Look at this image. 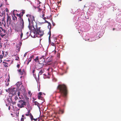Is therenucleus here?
Wrapping results in <instances>:
<instances>
[{
    "instance_id": "obj_1",
    "label": "nucleus",
    "mask_w": 121,
    "mask_h": 121,
    "mask_svg": "<svg viewBox=\"0 0 121 121\" xmlns=\"http://www.w3.org/2000/svg\"><path fill=\"white\" fill-rule=\"evenodd\" d=\"M57 89L59 90V92L60 95L59 96V98L60 99L61 96L64 98L67 97L68 91L66 86L64 84H59L57 86Z\"/></svg>"
},
{
    "instance_id": "obj_2",
    "label": "nucleus",
    "mask_w": 121,
    "mask_h": 121,
    "mask_svg": "<svg viewBox=\"0 0 121 121\" xmlns=\"http://www.w3.org/2000/svg\"><path fill=\"white\" fill-rule=\"evenodd\" d=\"M28 27L30 30H33L35 34L39 35L40 37L42 36L44 34L43 31L40 30V27H38L36 24L34 26L33 22H31L30 23H29Z\"/></svg>"
},
{
    "instance_id": "obj_3",
    "label": "nucleus",
    "mask_w": 121,
    "mask_h": 121,
    "mask_svg": "<svg viewBox=\"0 0 121 121\" xmlns=\"http://www.w3.org/2000/svg\"><path fill=\"white\" fill-rule=\"evenodd\" d=\"M24 100H20L18 101V103L17 104V106L20 108H22L25 107L26 105V103Z\"/></svg>"
},
{
    "instance_id": "obj_4",
    "label": "nucleus",
    "mask_w": 121,
    "mask_h": 121,
    "mask_svg": "<svg viewBox=\"0 0 121 121\" xmlns=\"http://www.w3.org/2000/svg\"><path fill=\"white\" fill-rule=\"evenodd\" d=\"M6 34V30L3 29L2 27H0V36L2 37L3 38Z\"/></svg>"
},
{
    "instance_id": "obj_5",
    "label": "nucleus",
    "mask_w": 121,
    "mask_h": 121,
    "mask_svg": "<svg viewBox=\"0 0 121 121\" xmlns=\"http://www.w3.org/2000/svg\"><path fill=\"white\" fill-rule=\"evenodd\" d=\"M26 16L29 17L28 18V21L29 23H30L31 22H33V21H35V19L34 17L31 15L27 14L26 15Z\"/></svg>"
},
{
    "instance_id": "obj_6",
    "label": "nucleus",
    "mask_w": 121,
    "mask_h": 121,
    "mask_svg": "<svg viewBox=\"0 0 121 121\" xmlns=\"http://www.w3.org/2000/svg\"><path fill=\"white\" fill-rule=\"evenodd\" d=\"M7 19L6 20V24L8 26H9V23L10 25L12 23V21L10 16H9L8 13H7Z\"/></svg>"
},
{
    "instance_id": "obj_7",
    "label": "nucleus",
    "mask_w": 121,
    "mask_h": 121,
    "mask_svg": "<svg viewBox=\"0 0 121 121\" xmlns=\"http://www.w3.org/2000/svg\"><path fill=\"white\" fill-rule=\"evenodd\" d=\"M6 24H7L5 23V16H4L2 19L1 22L0 21V26H3L4 27H6Z\"/></svg>"
},
{
    "instance_id": "obj_8",
    "label": "nucleus",
    "mask_w": 121,
    "mask_h": 121,
    "mask_svg": "<svg viewBox=\"0 0 121 121\" xmlns=\"http://www.w3.org/2000/svg\"><path fill=\"white\" fill-rule=\"evenodd\" d=\"M26 106L27 107L26 109L28 110L27 113H30V112L32 109V108L31 107L29 103V102L26 103Z\"/></svg>"
},
{
    "instance_id": "obj_9",
    "label": "nucleus",
    "mask_w": 121,
    "mask_h": 121,
    "mask_svg": "<svg viewBox=\"0 0 121 121\" xmlns=\"http://www.w3.org/2000/svg\"><path fill=\"white\" fill-rule=\"evenodd\" d=\"M17 71L19 74L21 75H23L25 73V69H24L22 70L20 69H19L17 70Z\"/></svg>"
},
{
    "instance_id": "obj_10",
    "label": "nucleus",
    "mask_w": 121,
    "mask_h": 121,
    "mask_svg": "<svg viewBox=\"0 0 121 121\" xmlns=\"http://www.w3.org/2000/svg\"><path fill=\"white\" fill-rule=\"evenodd\" d=\"M20 25L22 29H23L24 27V22L23 19H21V20L19 21Z\"/></svg>"
},
{
    "instance_id": "obj_11",
    "label": "nucleus",
    "mask_w": 121,
    "mask_h": 121,
    "mask_svg": "<svg viewBox=\"0 0 121 121\" xmlns=\"http://www.w3.org/2000/svg\"><path fill=\"white\" fill-rule=\"evenodd\" d=\"M3 63L4 64L3 65L4 67L6 69H7V67L9 66L10 65L9 64V63H7V62L3 61Z\"/></svg>"
},
{
    "instance_id": "obj_12",
    "label": "nucleus",
    "mask_w": 121,
    "mask_h": 121,
    "mask_svg": "<svg viewBox=\"0 0 121 121\" xmlns=\"http://www.w3.org/2000/svg\"><path fill=\"white\" fill-rule=\"evenodd\" d=\"M22 29L21 27H20L17 26L16 27L15 29V31L17 32L19 31L22 32Z\"/></svg>"
},
{
    "instance_id": "obj_13",
    "label": "nucleus",
    "mask_w": 121,
    "mask_h": 121,
    "mask_svg": "<svg viewBox=\"0 0 121 121\" xmlns=\"http://www.w3.org/2000/svg\"><path fill=\"white\" fill-rule=\"evenodd\" d=\"M16 52H18L20 51V46L19 45H16Z\"/></svg>"
},
{
    "instance_id": "obj_14",
    "label": "nucleus",
    "mask_w": 121,
    "mask_h": 121,
    "mask_svg": "<svg viewBox=\"0 0 121 121\" xmlns=\"http://www.w3.org/2000/svg\"><path fill=\"white\" fill-rule=\"evenodd\" d=\"M45 61V59H42L41 60L39 59V64H44Z\"/></svg>"
},
{
    "instance_id": "obj_15",
    "label": "nucleus",
    "mask_w": 121,
    "mask_h": 121,
    "mask_svg": "<svg viewBox=\"0 0 121 121\" xmlns=\"http://www.w3.org/2000/svg\"><path fill=\"white\" fill-rule=\"evenodd\" d=\"M34 56L33 55H32L30 56V58L28 59V60L27 61V65H28L29 63L31 61L32 58L34 59Z\"/></svg>"
},
{
    "instance_id": "obj_16",
    "label": "nucleus",
    "mask_w": 121,
    "mask_h": 121,
    "mask_svg": "<svg viewBox=\"0 0 121 121\" xmlns=\"http://www.w3.org/2000/svg\"><path fill=\"white\" fill-rule=\"evenodd\" d=\"M26 115L27 116H29L30 117L31 120V121H32L33 119L34 118L33 117L31 114H26Z\"/></svg>"
},
{
    "instance_id": "obj_17",
    "label": "nucleus",
    "mask_w": 121,
    "mask_h": 121,
    "mask_svg": "<svg viewBox=\"0 0 121 121\" xmlns=\"http://www.w3.org/2000/svg\"><path fill=\"white\" fill-rule=\"evenodd\" d=\"M34 60L36 62H39V60L38 56H37L36 58L35 59H34Z\"/></svg>"
},
{
    "instance_id": "obj_18",
    "label": "nucleus",
    "mask_w": 121,
    "mask_h": 121,
    "mask_svg": "<svg viewBox=\"0 0 121 121\" xmlns=\"http://www.w3.org/2000/svg\"><path fill=\"white\" fill-rule=\"evenodd\" d=\"M44 71L42 69L40 70L39 72V75H41L43 73Z\"/></svg>"
},
{
    "instance_id": "obj_19",
    "label": "nucleus",
    "mask_w": 121,
    "mask_h": 121,
    "mask_svg": "<svg viewBox=\"0 0 121 121\" xmlns=\"http://www.w3.org/2000/svg\"><path fill=\"white\" fill-rule=\"evenodd\" d=\"M41 114H40V115H39V118L41 119H42L43 118V117H44V115H43V114H42V115H41Z\"/></svg>"
},
{
    "instance_id": "obj_20",
    "label": "nucleus",
    "mask_w": 121,
    "mask_h": 121,
    "mask_svg": "<svg viewBox=\"0 0 121 121\" xmlns=\"http://www.w3.org/2000/svg\"><path fill=\"white\" fill-rule=\"evenodd\" d=\"M48 34L49 35V40L50 39V37L51 35V31L50 30H50L48 33Z\"/></svg>"
},
{
    "instance_id": "obj_21",
    "label": "nucleus",
    "mask_w": 121,
    "mask_h": 121,
    "mask_svg": "<svg viewBox=\"0 0 121 121\" xmlns=\"http://www.w3.org/2000/svg\"><path fill=\"white\" fill-rule=\"evenodd\" d=\"M59 111L60 113H63L64 112V110L63 109H60Z\"/></svg>"
},
{
    "instance_id": "obj_22",
    "label": "nucleus",
    "mask_w": 121,
    "mask_h": 121,
    "mask_svg": "<svg viewBox=\"0 0 121 121\" xmlns=\"http://www.w3.org/2000/svg\"><path fill=\"white\" fill-rule=\"evenodd\" d=\"M36 8L38 9V11L39 12H40L42 10V9H40V8L36 7Z\"/></svg>"
},
{
    "instance_id": "obj_23",
    "label": "nucleus",
    "mask_w": 121,
    "mask_h": 121,
    "mask_svg": "<svg viewBox=\"0 0 121 121\" xmlns=\"http://www.w3.org/2000/svg\"><path fill=\"white\" fill-rule=\"evenodd\" d=\"M12 19L13 21V22H15L16 21V20H15V17H14V16H12Z\"/></svg>"
},
{
    "instance_id": "obj_24",
    "label": "nucleus",
    "mask_w": 121,
    "mask_h": 121,
    "mask_svg": "<svg viewBox=\"0 0 121 121\" xmlns=\"http://www.w3.org/2000/svg\"><path fill=\"white\" fill-rule=\"evenodd\" d=\"M21 84L19 82H17L16 84V85L18 86H19Z\"/></svg>"
},
{
    "instance_id": "obj_25",
    "label": "nucleus",
    "mask_w": 121,
    "mask_h": 121,
    "mask_svg": "<svg viewBox=\"0 0 121 121\" xmlns=\"http://www.w3.org/2000/svg\"><path fill=\"white\" fill-rule=\"evenodd\" d=\"M10 103L13 104H16V102L15 101L13 102L12 100H11Z\"/></svg>"
},
{
    "instance_id": "obj_26",
    "label": "nucleus",
    "mask_w": 121,
    "mask_h": 121,
    "mask_svg": "<svg viewBox=\"0 0 121 121\" xmlns=\"http://www.w3.org/2000/svg\"><path fill=\"white\" fill-rule=\"evenodd\" d=\"M45 58V56H42L41 57L39 58V59H40V60H41V59H44Z\"/></svg>"
},
{
    "instance_id": "obj_27",
    "label": "nucleus",
    "mask_w": 121,
    "mask_h": 121,
    "mask_svg": "<svg viewBox=\"0 0 121 121\" xmlns=\"http://www.w3.org/2000/svg\"><path fill=\"white\" fill-rule=\"evenodd\" d=\"M35 102V105H36L38 106L39 105V104L36 102Z\"/></svg>"
},
{
    "instance_id": "obj_28",
    "label": "nucleus",
    "mask_w": 121,
    "mask_h": 121,
    "mask_svg": "<svg viewBox=\"0 0 121 121\" xmlns=\"http://www.w3.org/2000/svg\"><path fill=\"white\" fill-rule=\"evenodd\" d=\"M21 32V34L20 35V38L21 39H22L23 35V33L22 32H22Z\"/></svg>"
},
{
    "instance_id": "obj_29",
    "label": "nucleus",
    "mask_w": 121,
    "mask_h": 121,
    "mask_svg": "<svg viewBox=\"0 0 121 121\" xmlns=\"http://www.w3.org/2000/svg\"><path fill=\"white\" fill-rule=\"evenodd\" d=\"M2 43H1V41H0V48H1L2 47Z\"/></svg>"
},
{
    "instance_id": "obj_30",
    "label": "nucleus",
    "mask_w": 121,
    "mask_h": 121,
    "mask_svg": "<svg viewBox=\"0 0 121 121\" xmlns=\"http://www.w3.org/2000/svg\"><path fill=\"white\" fill-rule=\"evenodd\" d=\"M48 26H50V29H51V23H50V22H49L48 23Z\"/></svg>"
},
{
    "instance_id": "obj_31",
    "label": "nucleus",
    "mask_w": 121,
    "mask_h": 121,
    "mask_svg": "<svg viewBox=\"0 0 121 121\" xmlns=\"http://www.w3.org/2000/svg\"><path fill=\"white\" fill-rule=\"evenodd\" d=\"M32 73L34 75V73L35 71V69L34 68L32 69Z\"/></svg>"
},
{
    "instance_id": "obj_32",
    "label": "nucleus",
    "mask_w": 121,
    "mask_h": 121,
    "mask_svg": "<svg viewBox=\"0 0 121 121\" xmlns=\"http://www.w3.org/2000/svg\"><path fill=\"white\" fill-rule=\"evenodd\" d=\"M38 98L39 99H41V98H42V97L41 96L38 95Z\"/></svg>"
},
{
    "instance_id": "obj_33",
    "label": "nucleus",
    "mask_w": 121,
    "mask_h": 121,
    "mask_svg": "<svg viewBox=\"0 0 121 121\" xmlns=\"http://www.w3.org/2000/svg\"><path fill=\"white\" fill-rule=\"evenodd\" d=\"M3 58V56L2 55H0V59H2Z\"/></svg>"
},
{
    "instance_id": "obj_34",
    "label": "nucleus",
    "mask_w": 121,
    "mask_h": 121,
    "mask_svg": "<svg viewBox=\"0 0 121 121\" xmlns=\"http://www.w3.org/2000/svg\"><path fill=\"white\" fill-rule=\"evenodd\" d=\"M37 1L39 2V3L38 4H40L41 3L39 1V0H36Z\"/></svg>"
},
{
    "instance_id": "obj_35",
    "label": "nucleus",
    "mask_w": 121,
    "mask_h": 121,
    "mask_svg": "<svg viewBox=\"0 0 121 121\" xmlns=\"http://www.w3.org/2000/svg\"><path fill=\"white\" fill-rule=\"evenodd\" d=\"M38 119L37 118H33V120L32 121L34 120L35 121H37V120Z\"/></svg>"
},
{
    "instance_id": "obj_36",
    "label": "nucleus",
    "mask_w": 121,
    "mask_h": 121,
    "mask_svg": "<svg viewBox=\"0 0 121 121\" xmlns=\"http://www.w3.org/2000/svg\"><path fill=\"white\" fill-rule=\"evenodd\" d=\"M16 15L17 16L19 17L20 16L21 14L17 13L16 14Z\"/></svg>"
},
{
    "instance_id": "obj_37",
    "label": "nucleus",
    "mask_w": 121,
    "mask_h": 121,
    "mask_svg": "<svg viewBox=\"0 0 121 121\" xmlns=\"http://www.w3.org/2000/svg\"><path fill=\"white\" fill-rule=\"evenodd\" d=\"M3 6V4L1 3H0V8H1Z\"/></svg>"
},
{
    "instance_id": "obj_38",
    "label": "nucleus",
    "mask_w": 121,
    "mask_h": 121,
    "mask_svg": "<svg viewBox=\"0 0 121 121\" xmlns=\"http://www.w3.org/2000/svg\"><path fill=\"white\" fill-rule=\"evenodd\" d=\"M5 10L6 12H9V10L7 8H6L5 9Z\"/></svg>"
},
{
    "instance_id": "obj_39",
    "label": "nucleus",
    "mask_w": 121,
    "mask_h": 121,
    "mask_svg": "<svg viewBox=\"0 0 121 121\" xmlns=\"http://www.w3.org/2000/svg\"><path fill=\"white\" fill-rule=\"evenodd\" d=\"M42 95V92H39L38 94V95L40 96Z\"/></svg>"
},
{
    "instance_id": "obj_40",
    "label": "nucleus",
    "mask_w": 121,
    "mask_h": 121,
    "mask_svg": "<svg viewBox=\"0 0 121 121\" xmlns=\"http://www.w3.org/2000/svg\"><path fill=\"white\" fill-rule=\"evenodd\" d=\"M10 61V60H7L6 61H5V62H7V63H9V61Z\"/></svg>"
},
{
    "instance_id": "obj_41",
    "label": "nucleus",
    "mask_w": 121,
    "mask_h": 121,
    "mask_svg": "<svg viewBox=\"0 0 121 121\" xmlns=\"http://www.w3.org/2000/svg\"><path fill=\"white\" fill-rule=\"evenodd\" d=\"M43 12L42 14V17H43L44 16L45 14H44V12Z\"/></svg>"
},
{
    "instance_id": "obj_42",
    "label": "nucleus",
    "mask_w": 121,
    "mask_h": 121,
    "mask_svg": "<svg viewBox=\"0 0 121 121\" xmlns=\"http://www.w3.org/2000/svg\"><path fill=\"white\" fill-rule=\"evenodd\" d=\"M17 66L19 69L20 67V65L19 64H18L17 65Z\"/></svg>"
},
{
    "instance_id": "obj_43",
    "label": "nucleus",
    "mask_w": 121,
    "mask_h": 121,
    "mask_svg": "<svg viewBox=\"0 0 121 121\" xmlns=\"http://www.w3.org/2000/svg\"><path fill=\"white\" fill-rule=\"evenodd\" d=\"M14 16L15 18L16 21H17V17L15 15H14Z\"/></svg>"
},
{
    "instance_id": "obj_44",
    "label": "nucleus",
    "mask_w": 121,
    "mask_h": 121,
    "mask_svg": "<svg viewBox=\"0 0 121 121\" xmlns=\"http://www.w3.org/2000/svg\"><path fill=\"white\" fill-rule=\"evenodd\" d=\"M19 17L20 18L19 21L21 20V19H23L21 17V15H20V16Z\"/></svg>"
},
{
    "instance_id": "obj_45",
    "label": "nucleus",
    "mask_w": 121,
    "mask_h": 121,
    "mask_svg": "<svg viewBox=\"0 0 121 121\" xmlns=\"http://www.w3.org/2000/svg\"><path fill=\"white\" fill-rule=\"evenodd\" d=\"M19 59V57H18L16 59V60H18Z\"/></svg>"
},
{
    "instance_id": "obj_46",
    "label": "nucleus",
    "mask_w": 121,
    "mask_h": 121,
    "mask_svg": "<svg viewBox=\"0 0 121 121\" xmlns=\"http://www.w3.org/2000/svg\"><path fill=\"white\" fill-rule=\"evenodd\" d=\"M28 93L29 95H30L31 93V92L30 91H29L28 92Z\"/></svg>"
},
{
    "instance_id": "obj_47",
    "label": "nucleus",
    "mask_w": 121,
    "mask_h": 121,
    "mask_svg": "<svg viewBox=\"0 0 121 121\" xmlns=\"http://www.w3.org/2000/svg\"><path fill=\"white\" fill-rule=\"evenodd\" d=\"M24 118H21V121H24Z\"/></svg>"
},
{
    "instance_id": "obj_48",
    "label": "nucleus",
    "mask_w": 121,
    "mask_h": 121,
    "mask_svg": "<svg viewBox=\"0 0 121 121\" xmlns=\"http://www.w3.org/2000/svg\"><path fill=\"white\" fill-rule=\"evenodd\" d=\"M22 14H23L25 13V11H23L22 12Z\"/></svg>"
},
{
    "instance_id": "obj_49",
    "label": "nucleus",
    "mask_w": 121,
    "mask_h": 121,
    "mask_svg": "<svg viewBox=\"0 0 121 121\" xmlns=\"http://www.w3.org/2000/svg\"><path fill=\"white\" fill-rule=\"evenodd\" d=\"M51 44L52 46H55V45H54V43H51Z\"/></svg>"
},
{
    "instance_id": "obj_50",
    "label": "nucleus",
    "mask_w": 121,
    "mask_h": 121,
    "mask_svg": "<svg viewBox=\"0 0 121 121\" xmlns=\"http://www.w3.org/2000/svg\"><path fill=\"white\" fill-rule=\"evenodd\" d=\"M18 99V98L17 97H15V100H16L17 99Z\"/></svg>"
},
{
    "instance_id": "obj_51",
    "label": "nucleus",
    "mask_w": 121,
    "mask_h": 121,
    "mask_svg": "<svg viewBox=\"0 0 121 121\" xmlns=\"http://www.w3.org/2000/svg\"><path fill=\"white\" fill-rule=\"evenodd\" d=\"M9 85V83L8 82L7 84V83H6V85L7 86H8Z\"/></svg>"
},
{
    "instance_id": "obj_52",
    "label": "nucleus",
    "mask_w": 121,
    "mask_h": 121,
    "mask_svg": "<svg viewBox=\"0 0 121 121\" xmlns=\"http://www.w3.org/2000/svg\"><path fill=\"white\" fill-rule=\"evenodd\" d=\"M45 22L46 23H48L49 22H48V21H46V20H45Z\"/></svg>"
},
{
    "instance_id": "obj_53",
    "label": "nucleus",
    "mask_w": 121,
    "mask_h": 121,
    "mask_svg": "<svg viewBox=\"0 0 121 121\" xmlns=\"http://www.w3.org/2000/svg\"><path fill=\"white\" fill-rule=\"evenodd\" d=\"M20 94V92H18V93L17 95L19 96Z\"/></svg>"
},
{
    "instance_id": "obj_54",
    "label": "nucleus",
    "mask_w": 121,
    "mask_h": 121,
    "mask_svg": "<svg viewBox=\"0 0 121 121\" xmlns=\"http://www.w3.org/2000/svg\"><path fill=\"white\" fill-rule=\"evenodd\" d=\"M9 81H10V78L9 77V78H8V82H9Z\"/></svg>"
},
{
    "instance_id": "obj_55",
    "label": "nucleus",
    "mask_w": 121,
    "mask_h": 121,
    "mask_svg": "<svg viewBox=\"0 0 121 121\" xmlns=\"http://www.w3.org/2000/svg\"><path fill=\"white\" fill-rule=\"evenodd\" d=\"M2 54L4 56V51H2Z\"/></svg>"
},
{
    "instance_id": "obj_56",
    "label": "nucleus",
    "mask_w": 121,
    "mask_h": 121,
    "mask_svg": "<svg viewBox=\"0 0 121 121\" xmlns=\"http://www.w3.org/2000/svg\"><path fill=\"white\" fill-rule=\"evenodd\" d=\"M26 53H25L24 54V56L25 57L26 55Z\"/></svg>"
},
{
    "instance_id": "obj_57",
    "label": "nucleus",
    "mask_w": 121,
    "mask_h": 121,
    "mask_svg": "<svg viewBox=\"0 0 121 121\" xmlns=\"http://www.w3.org/2000/svg\"><path fill=\"white\" fill-rule=\"evenodd\" d=\"M2 61V60L1 59H0V63H1Z\"/></svg>"
},
{
    "instance_id": "obj_58",
    "label": "nucleus",
    "mask_w": 121,
    "mask_h": 121,
    "mask_svg": "<svg viewBox=\"0 0 121 121\" xmlns=\"http://www.w3.org/2000/svg\"><path fill=\"white\" fill-rule=\"evenodd\" d=\"M10 106H9V107H8V109L9 110H10Z\"/></svg>"
},
{
    "instance_id": "obj_59",
    "label": "nucleus",
    "mask_w": 121,
    "mask_h": 121,
    "mask_svg": "<svg viewBox=\"0 0 121 121\" xmlns=\"http://www.w3.org/2000/svg\"><path fill=\"white\" fill-rule=\"evenodd\" d=\"M46 18L45 17H44L43 18V19L45 20V19H46Z\"/></svg>"
},
{
    "instance_id": "obj_60",
    "label": "nucleus",
    "mask_w": 121,
    "mask_h": 121,
    "mask_svg": "<svg viewBox=\"0 0 121 121\" xmlns=\"http://www.w3.org/2000/svg\"><path fill=\"white\" fill-rule=\"evenodd\" d=\"M53 26H55V23H53Z\"/></svg>"
},
{
    "instance_id": "obj_61",
    "label": "nucleus",
    "mask_w": 121,
    "mask_h": 121,
    "mask_svg": "<svg viewBox=\"0 0 121 121\" xmlns=\"http://www.w3.org/2000/svg\"><path fill=\"white\" fill-rule=\"evenodd\" d=\"M40 5H39V6H38L37 7H39L40 8Z\"/></svg>"
},
{
    "instance_id": "obj_62",
    "label": "nucleus",
    "mask_w": 121,
    "mask_h": 121,
    "mask_svg": "<svg viewBox=\"0 0 121 121\" xmlns=\"http://www.w3.org/2000/svg\"><path fill=\"white\" fill-rule=\"evenodd\" d=\"M24 115H22V117H24Z\"/></svg>"
},
{
    "instance_id": "obj_63",
    "label": "nucleus",
    "mask_w": 121,
    "mask_h": 121,
    "mask_svg": "<svg viewBox=\"0 0 121 121\" xmlns=\"http://www.w3.org/2000/svg\"><path fill=\"white\" fill-rule=\"evenodd\" d=\"M115 30V28H113V30Z\"/></svg>"
},
{
    "instance_id": "obj_64",
    "label": "nucleus",
    "mask_w": 121,
    "mask_h": 121,
    "mask_svg": "<svg viewBox=\"0 0 121 121\" xmlns=\"http://www.w3.org/2000/svg\"><path fill=\"white\" fill-rule=\"evenodd\" d=\"M1 38H0V41H1Z\"/></svg>"
}]
</instances>
